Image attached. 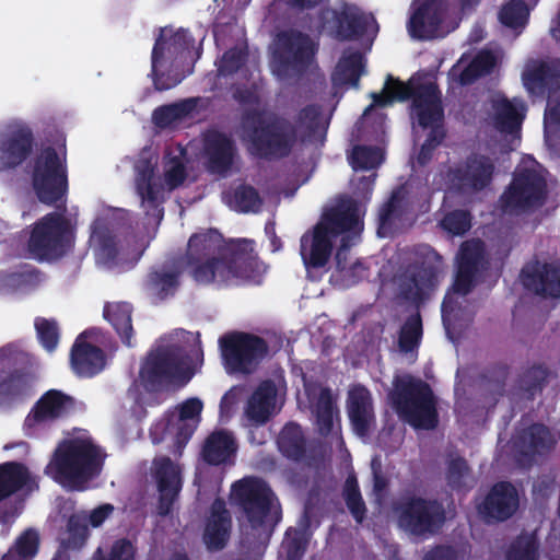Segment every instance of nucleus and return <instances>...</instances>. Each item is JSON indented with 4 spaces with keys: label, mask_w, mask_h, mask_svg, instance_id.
Listing matches in <instances>:
<instances>
[{
    "label": "nucleus",
    "mask_w": 560,
    "mask_h": 560,
    "mask_svg": "<svg viewBox=\"0 0 560 560\" xmlns=\"http://www.w3.org/2000/svg\"><path fill=\"white\" fill-rule=\"evenodd\" d=\"M412 98L410 115L422 128H430V135L422 144L417 161L420 165H425L432 155V151L442 142L444 131L441 127L443 120V107L441 95L435 83L431 81H421L420 78L412 77L407 83H404L392 75H388L385 86L381 93H373V104L368 107L363 116L373 108L374 105L385 106L394 100L405 101Z\"/></svg>",
    "instance_id": "1"
},
{
    "label": "nucleus",
    "mask_w": 560,
    "mask_h": 560,
    "mask_svg": "<svg viewBox=\"0 0 560 560\" xmlns=\"http://www.w3.org/2000/svg\"><path fill=\"white\" fill-rule=\"evenodd\" d=\"M362 230L358 203L352 199H341L323 214L311 233L301 238V255L305 267L322 268L327 264L332 252L331 237L343 232L360 235Z\"/></svg>",
    "instance_id": "2"
},
{
    "label": "nucleus",
    "mask_w": 560,
    "mask_h": 560,
    "mask_svg": "<svg viewBox=\"0 0 560 560\" xmlns=\"http://www.w3.org/2000/svg\"><path fill=\"white\" fill-rule=\"evenodd\" d=\"M237 135L247 143L248 150L259 156H284L295 140L294 129L288 121L257 108L243 113Z\"/></svg>",
    "instance_id": "3"
},
{
    "label": "nucleus",
    "mask_w": 560,
    "mask_h": 560,
    "mask_svg": "<svg viewBox=\"0 0 560 560\" xmlns=\"http://www.w3.org/2000/svg\"><path fill=\"white\" fill-rule=\"evenodd\" d=\"M101 465L100 450L90 441L77 439L58 446L46 467V474L63 487L81 489L100 471Z\"/></svg>",
    "instance_id": "4"
},
{
    "label": "nucleus",
    "mask_w": 560,
    "mask_h": 560,
    "mask_svg": "<svg viewBox=\"0 0 560 560\" xmlns=\"http://www.w3.org/2000/svg\"><path fill=\"white\" fill-rule=\"evenodd\" d=\"M388 399L398 416L416 429L436 427V399L429 384L421 378L410 374L395 376Z\"/></svg>",
    "instance_id": "5"
},
{
    "label": "nucleus",
    "mask_w": 560,
    "mask_h": 560,
    "mask_svg": "<svg viewBox=\"0 0 560 560\" xmlns=\"http://www.w3.org/2000/svg\"><path fill=\"white\" fill-rule=\"evenodd\" d=\"M192 374L185 351L179 347L166 346L148 354L139 373V382L145 390L156 393L171 384H186Z\"/></svg>",
    "instance_id": "6"
},
{
    "label": "nucleus",
    "mask_w": 560,
    "mask_h": 560,
    "mask_svg": "<svg viewBox=\"0 0 560 560\" xmlns=\"http://www.w3.org/2000/svg\"><path fill=\"white\" fill-rule=\"evenodd\" d=\"M547 180L540 166L528 158L515 171L501 201L505 211L521 213L540 208L547 199Z\"/></svg>",
    "instance_id": "7"
},
{
    "label": "nucleus",
    "mask_w": 560,
    "mask_h": 560,
    "mask_svg": "<svg viewBox=\"0 0 560 560\" xmlns=\"http://www.w3.org/2000/svg\"><path fill=\"white\" fill-rule=\"evenodd\" d=\"M393 515L402 532L416 537L435 534L445 522L443 505L419 495H405L395 501Z\"/></svg>",
    "instance_id": "8"
},
{
    "label": "nucleus",
    "mask_w": 560,
    "mask_h": 560,
    "mask_svg": "<svg viewBox=\"0 0 560 560\" xmlns=\"http://www.w3.org/2000/svg\"><path fill=\"white\" fill-rule=\"evenodd\" d=\"M73 243V225L62 212L48 213L35 223L28 250L39 260H55L62 257Z\"/></svg>",
    "instance_id": "9"
},
{
    "label": "nucleus",
    "mask_w": 560,
    "mask_h": 560,
    "mask_svg": "<svg viewBox=\"0 0 560 560\" xmlns=\"http://www.w3.org/2000/svg\"><path fill=\"white\" fill-rule=\"evenodd\" d=\"M269 49L272 73L282 82L294 83L310 67L316 45L311 37H276Z\"/></svg>",
    "instance_id": "10"
},
{
    "label": "nucleus",
    "mask_w": 560,
    "mask_h": 560,
    "mask_svg": "<svg viewBox=\"0 0 560 560\" xmlns=\"http://www.w3.org/2000/svg\"><path fill=\"white\" fill-rule=\"evenodd\" d=\"M192 59L185 37H159L152 54V71L158 90H167L185 77V62Z\"/></svg>",
    "instance_id": "11"
},
{
    "label": "nucleus",
    "mask_w": 560,
    "mask_h": 560,
    "mask_svg": "<svg viewBox=\"0 0 560 560\" xmlns=\"http://www.w3.org/2000/svg\"><path fill=\"white\" fill-rule=\"evenodd\" d=\"M442 269V257L428 249L422 260L408 266L395 279L396 298L419 305L434 288L438 275Z\"/></svg>",
    "instance_id": "12"
},
{
    "label": "nucleus",
    "mask_w": 560,
    "mask_h": 560,
    "mask_svg": "<svg viewBox=\"0 0 560 560\" xmlns=\"http://www.w3.org/2000/svg\"><path fill=\"white\" fill-rule=\"evenodd\" d=\"M32 187L38 200L46 205L65 196L68 188L66 165L55 149L46 148L35 159Z\"/></svg>",
    "instance_id": "13"
},
{
    "label": "nucleus",
    "mask_w": 560,
    "mask_h": 560,
    "mask_svg": "<svg viewBox=\"0 0 560 560\" xmlns=\"http://www.w3.org/2000/svg\"><path fill=\"white\" fill-rule=\"evenodd\" d=\"M226 368L234 373H253L266 355V342L253 335L235 332L220 339Z\"/></svg>",
    "instance_id": "14"
},
{
    "label": "nucleus",
    "mask_w": 560,
    "mask_h": 560,
    "mask_svg": "<svg viewBox=\"0 0 560 560\" xmlns=\"http://www.w3.org/2000/svg\"><path fill=\"white\" fill-rule=\"evenodd\" d=\"M233 492L253 528L266 520L277 522V516L272 515L276 508L273 494L262 480L247 478L238 481L233 486Z\"/></svg>",
    "instance_id": "15"
},
{
    "label": "nucleus",
    "mask_w": 560,
    "mask_h": 560,
    "mask_svg": "<svg viewBox=\"0 0 560 560\" xmlns=\"http://www.w3.org/2000/svg\"><path fill=\"white\" fill-rule=\"evenodd\" d=\"M35 137L32 128L13 122L0 132V173L15 170L32 154Z\"/></svg>",
    "instance_id": "16"
},
{
    "label": "nucleus",
    "mask_w": 560,
    "mask_h": 560,
    "mask_svg": "<svg viewBox=\"0 0 560 560\" xmlns=\"http://www.w3.org/2000/svg\"><path fill=\"white\" fill-rule=\"evenodd\" d=\"M494 164L485 155H471L450 172L451 188L463 195H474L485 189L492 179Z\"/></svg>",
    "instance_id": "17"
},
{
    "label": "nucleus",
    "mask_w": 560,
    "mask_h": 560,
    "mask_svg": "<svg viewBox=\"0 0 560 560\" xmlns=\"http://www.w3.org/2000/svg\"><path fill=\"white\" fill-rule=\"evenodd\" d=\"M456 24L457 18L451 12L446 1L432 0L411 16L409 32L411 35L448 33L454 31Z\"/></svg>",
    "instance_id": "18"
},
{
    "label": "nucleus",
    "mask_w": 560,
    "mask_h": 560,
    "mask_svg": "<svg viewBox=\"0 0 560 560\" xmlns=\"http://www.w3.org/2000/svg\"><path fill=\"white\" fill-rule=\"evenodd\" d=\"M556 436L544 424H533L522 430L513 441V454L522 466L530 465L536 455L550 452L556 445Z\"/></svg>",
    "instance_id": "19"
},
{
    "label": "nucleus",
    "mask_w": 560,
    "mask_h": 560,
    "mask_svg": "<svg viewBox=\"0 0 560 560\" xmlns=\"http://www.w3.org/2000/svg\"><path fill=\"white\" fill-rule=\"evenodd\" d=\"M458 269L454 282L455 292L467 294L474 285L476 275L487 265L483 242L478 238L466 241L457 254Z\"/></svg>",
    "instance_id": "20"
},
{
    "label": "nucleus",
    "mask_w": 560,
    "mask_h": 560,
    "mask_svg": "<svg viewBox=\"0 0 560 560\" xmlns=\"http://www.w3.org/2000/svg\"><path fill=\"white\" fill-rule=\"evenodd\" d=\"M522 81L532 95L542 96L547 91H557L560 89V60H527L522 72Z\"/></svg>",
    "instance_id": "21"
},
{
    "label": "nucleus",
    "mask_w": 560,
    "mask_h": 560,
    "mask_svg": "<svg viewBox=\"0 0 560 560\" xmlns=\"http://www.w3.org/2000/svg\"><path fill=\"white\" fill-rule=\"evenodd\" d=\"M518 506L520 495L516 488L510 482L501 481L491 488L479 506V513L488 523L502 522L513 516Z\"/></svg>",
    "instance_id": "22"
},
{
    "label": "nucleus",
    "mask_w": 560,
    "mask_h": 560,
    "mask_svg": "<svg viewBox=\"0 0 560 560\" xmlns=\"http://www.w3.org/2000/svg\"><path fill=\"white\" fill-rule=\"evenodd\" d=\"M524 287L542 298L560 296V267L536 261L522 270Z\"/></svg>",
    "instance_id": "23"
},
{
    "label": "nucleus",
    "mask_w": 560,
    "mask_h": 560,
    "mask_svg": "<svg viewBox=\"0 0 560 560\" xmlns=\"http://www.w3.org/2000/svg\"><path fill=\"white\" fill-rule=\"evenodd\" d=\"M154 477L160 492L158 513L165 516L179 493L180 470L168 457H160L154 460Z\"/></svg>",
    "instance_id": "24"
},
{
    "label": "nucleus",
    "mask_w": 560,
    "mask_h": 560,
    "mask_svg": "<svg viewBox=\"0 0 560 560\" xmlns=\"http://www.w3.org/2000/svg\"><path fill=\"white\" fill-rule=\"evenodd\" d=\"M89 250L98 264L109 265L119 254V240L106 218H96L91 225Z\"/></svg>",
    "instance_id": "25"
},
{
    "label": "nucleus",
    "mask_w": 560,
    "mask_h": 560,
    "mask_svg": "<svg viewBox=\"0 0 560 560\" xmlns=\"http://www.w3.org/2000/svg\"><path fill=\"white\" fill-rule=\"evenodd\" d=\"M325 23L334 24L340 31H351L355 34H376L380 26L371 14H365L352 4L342 3L334 11L325 12Z\"/></svg>",
    "instance_id": "26"
},
{
    "label": "nucleus",
    "mask_w": 560,
    "mask_h": 560,
    "mask_svg": "<svg viewBox=\"0 0 560 560\" xmlns=\"http://www.w3.org/2000/svg\"><path fill=\"white\" fill-rule=\"evenodd\" d=\"M203 155L207 167L212 173H226L235 156L233 141L218 131H209L203 137Z\"/></svg>",
    "instance_id": "27"
},
{
    "label": "nucleus",
    "mask_w": 560,
    "mask_h": 560,
    "mask_svg": "<svg viewBox=\"0 0 560 560\" xmlns=\"http://www.w3.org/2000/svg\"><path fill=\"white\" fill-rule=\"evenodd\" d=\"M220 261L223 264V269L220 270L222 280L231 276L250 277L257 266L252 247L246 241L225 244L224 255Z\"/></svg>",
    "instance_id": "28"
},
{
    "label": "nucleus",
    "mask_w": 560,
    "mask_h": 560,
    "mask_svg": "<svg viewBox=\"0 0 560 560\" xmlns=\"http://www.w3.org/2000/svg\"><path fill=\"white\" fill-rule=\"evenodd\" d=\"M231 516L221 499H217L210 510L207 520L203 541L211 551H218L225 547L231 534Z\"/></svg>",
    "instance_id": "29"
},
{
    "label": "nucleus",
    "mask_w": 560,
    "mask_h": 560,
    "mask_svg": "<svg viewBox=\"0 0 560 560\" xmlns=\"http://www.w3.org/2000/svg\"><path fill=\"white\" fill-rule=\"evenodd\" d=\"M466 294L455 292L454 288L443 302L442 316L446 334L451 340H455L469 326L471 313L464 306Z\"/></svg>",
    "instance_id": "30"
},
{
    "label": "nucleus",
    "mask_w": 560,
    "mask_h": 560,
    "mask_svg": "<svg viewBox=\"0 0 560 560\" xmlns=\"http://www.w3.org/2000/svg\"><path fill=\"white\" fill-rule=\"evenodd\" d=\"M305 389L316 417L318 431L326 435L332 430L334 417L337 415L335 398L329 388L319 384H308Z\"/></svg>",
    "instance_id": "31"
},
{
    "label": "nucleus",
    "mask_w": 560,
    "mask_h": 560,
    "mask_svg": "<svg viewBox=\"0 0 560 560\" xmlns=\"http://www.w3.org/2000/svg\"><path fill=\"white\" fill-rule=\"evenodd\" d=\"M348 413L357 434L364 436L374 420L373 406L369 390L354 386L348 394Z\"/></svg>",
    "instance_id": "32"
},
{
    "label": "nucleus",
    "mask_w": 560,
    "mask_h": 560,
    "mask_svg": "<svg viewBox=\"0 0 560 560\" xmlns=\"http://www.w3.org/2000/svg\"><path fill=\"white\" fill-rule=\"evenodd\" d=\"M225 244L217 230L194 234L188 242V262L220 260L223 258Z\"/></svg>",
    "instance_id": "33"
},
{
    "label": "nucleus",
    "mask_w": 560,
    "mask_h": 560,
    "mask_svg": "<svg viewBox=\"0 0 560 560\" xmlns=\"http://www.w3.org/2000/svg\"><path fill=\"white\" fill-rule=\"evenodd\" d=\"M158 163V156L149 150H144L136 164L137 189L143 201L150 203L153 208L162 199V190L152 180L154 168Z\"/></svg>",
    "instance_id": "34"
},
{
    "label": "nucleus",
    "mask_w": 560,
    "mask_h": 560,
    "mask_svg": "<svg viewBox=\"0 0 560 560\" xmlns=\"http://www.w3.org/2000/svg\"><path fill=\"white\" fill-rule=\"evenodd\" d=\"M71 404V397L58 390H49L40 398L33 411L26 417L25 424L28 428H33L38 423L54 420Z\"/></svg>",
    "instance_id": "35"
},
{
    "label": "nucleus",
    "mask_w": 560,
    "mask_h": 560,
    "mask_svg": "<svg viewBox=\"0 0 560 560\" xmlns=\"http://www.w3.org/2000/svg\"><path fill=\"white\" fill-rule=\"evenodd\" d=\"M203 404L199 398H189L177 405L172 415L177 427L176 443L185 444L200 421Z\"/></svg>",
    "instance_id": "36"
},
{
    "label": "nucleus",
    "mask_w": 560,
    "mask_h": 560,
    "mask_svg": "<svg viewBox=\"0 0 560 560\" xmlns=\"http://www.w3.org/2000/svg\"><path fill=\"white\" fill-rule=\"evenodd\" d=\"M277 389L269 382H262L247 401L246 416L256 424L265 423L276 407Z\"/></svg>",
    "instance_id": "37"
},
{
    "label": "nucleus",
    "mask_w": 560,
    "mask_h": 560,
    "mask_svg": "<svg viewBox=\"0 0 560 560\" xmlns=\"http://www.w3.org/2000/svg\"><path fill=\"white\" fill-rule=\"evenodd\" d=\"M201 102L200 97H190L160 106L152 113V122L161 129L177 125L192 117Z\"/></svg>",
    "instance_id": "38"
},
{
    "label": "nucleus",
    "mask_w": 560,
    "mask_h": 560,
    "mask_svg": "<svg viewBox=\"0 0 560 560\" xmlns=\"http://www.w3.org/2000/svg\"><path fill=\"white\" fill-rule=\"evenodd\" d=\"M27 492L37 488L27 468L20 463H7L0 466V500L11 495L19 489Z\"/></svg>",
    "instance_id": "39"
},
{
    "label": "nucleus",
    "mask_w": 560,
    "mask_h": 560,
    "mask_svg": "<svg viewBox=\"0 0 560 560\" xmlns=\"http://www.w3.org/2000/svg\"><path fill=\"white\" fill-rule=\"evenodd\" d=\"M71 362L77 373L91 376L105 366V357L100 348L77 342L72 349Z\"/></svg>",
    "instance_id": "40"
},
{
    "label": "nucleus",
    "mask_w": 560,
    "mask_h": 560,
    "mask_svg": "<svg viewBox=\"0 0 560 560\" xmlns=\"http://www.w3.org/2000/svg\"><path fill=\"white\" fill-rule=\"evenodd\" d=\"M236 451L234 439L224 431H215L205 442L202 456L211 465L228 462Z\"/></svg>",
    "instance_id": "41"
},
{
    "label": "nucleus",
    "mask_w": 560,
    "mask_h": 560,
    "mask_svg": "<svg viewBox=\"0 0 560 560\" xmlns=\"http://www.w3.org/2000/svg\"><path fill=\"white\" fill-rule=\"evenodd\" d=\"M363 70L364 65L362 54L359 51L348 50L336 66L335 72L332 73V82L335 85L340 86H357Z\"/></svg>",
    "instance_id": "42"
},
{
    "label": "nucleus",
    "mask_w": 560,
    "mask_h": 560,
    "mask_svg": "<svg viewBox=\"0 0 560 560\" xmlns=\"http://www.w3.org/2000/svg\"><path fill=\"white\" fill-rule=\"evenodd\" d=\"M492 107L495 128L502 133H516L523 117L514 105L506 98L497 96L492 100Z\"/></svg>",
    "instance_id": "43"
},
{
    "label": "nucleus",
    "mask_w": 560,
    "mask_h": 560,
    "mask_svg": "<svg viewBox=\"0 0 560 560\" xmlns=\"http://www.w3.org/2000/svg\"><path fill=\"white\" fill-rule=\"evenodd\" d=\"M279 450L289 458L300 459L306 450V441L301 428L294 423L287 424L278 436Z\"/></svg>",
    "instance_id": "44"
},
{
    "label": "nucleus",
    "mask_w": 560,
    "mask_h": 560,
    "mask_svg": "<svg viewBox=\"0 0 560 560\" xmlns=\"http://www.w3.org/2000/svg\"><path fill=\"white\" fill-rule=\"evenodd\" d=\"M325 127L326 121L322 117L319 109L311 105L300 112L294 135H300L303 139L311 137L320 139Z\"/></svg>",
    "instance_id": "45"
},
{
    "label": "nucleus",
    "mask_w": 560,
    "mask_h": 560,
    "mask_svg": "<svg viewBox=\"0 0 560 560\" xmlns=\"http://www.w3.org/2000/svg\"><path fill=\"white\" fill-rule=\"evenodd\" d=\"M32 375L23 370H14L0 381V406L23 395L31 385Z\"/></svg>",
    "instance_id": "46"
},
{
    "label": "nucleus",
    "mask_w": 560,
    "mask_h": 560,
    "mask_svg": "<svg viewBox=\"0 0 560 560\" xmlns=\"http://www.w3.org/2000/svg\"><path fill=\"white\" fill-rule=\"evenodd\" d=\"M538 0H512L505 4L499 15L502 24L513 30L523 27L528 20L529 5H535Z\"/></svg>",
    "instance_id": "47"
},
{
    "label": "nucleus",
    "mask_w": 560,
    "mask_h": 560,
    "mask_svg": "<svg viewBox=\"0 0 560 560\" xmlns=\"http://www.w3.org/2000/svg\"><path fill=\"white\" fill-rule=\"evenodd\" d=\"M184 269V262L178 260L171 269L154 271L150 276V283L160 299L173 293L178 285V276Z\"/></svg>",
    "instance_id": "48"
},
{
    "label": "nucleus",
    "mask_w": 560,
    "mask_h": 560,
    "mask_svg": "<svg viewBox=\"0 0 560 560\" xmlns=\"http://www.w3.org/2000/svg\"><path fill=\"white\" fill-rule=\"evenodd\" d=\"M497 63V58L490 51L479 52L471 62L462 71L459 82L463 85L471 84L478 78L491 72Z\"/></svg>",
    "instance_id": "49"
},
{
    "label": "nucleus",
    "mask_w": 560,
    "mask_h": 560,
    "mask_svg": "<svg viewBox=\"0 0 560 560\" xmlns=\"http://www.w3.org/2000/svg\"><path fill=\"white\" fill-rule=\"evenodd\" d=\"M422 335V323L420 314L417 312L408 317L402 325L398 337V349L407 353L412 351L419 343Z\"/></svg>",
    "instance_id": "50"
},
{
    "label": "nucleus",
    "mask_w": 560,
    "mask_h": 560,
    "mask_svg": "<svg viewBox=\"0 0 560 560\" xmlns=\"http://www.w3.org/2000/svg\"><path fill=\"white\" fill-rule=\"evenodd\" d=\"M505 558L506 560H539L538 545L534 535H520L510 545Z\"/></svg>",
    "instance_id": "51"
},
{
    "label": "nucleus",
    "mask_w": 560,
    "mask_h": 560,
    "mask_svg": "<svg viewBox=\"0 0 560 560\" xmlns=\"http://www.w3.org/2000/svg\"><path fill=\"white\" fill-rule=\"evenodd\" d=\"M547 372L540 366H533L525 371L518 378L517 387L523 398L530 399L541 390Z\"/></svg>",
    "instance_id": "52"
},
{
    "label": "nucleus",
    "mask_w": 560,
    "mask_h": 560,
    "mask_svg": "<svg viewBox=\"0 0 560 560\" xmlns=\"http://www.w3.org/2000/svg\"><path fill=\"white\" fill-rule=\"evenodd\" d=\"M341 234L343 235L341 238V245L336 253L337 269L343 273V277L354 279L358 276V272L362 270V265L359 260L348 264V249L350 247V241L359 235H353L350 232H343Z\"/></svg>",
    "instance_id": "53"
},
{
    "label": "nucleus",
    "mask_w": 560,
    "mask_h": 560,
    "mask_svg": "<svg viewBox=\"0 0 560 560\" xmlns=\"http://www.w3.org/2000/svg\"><path fill=\"white\" fill-rule=\"evenodd\" d=\"M104 316L114 325L119 334L124 335L126 339L130 338L132 326L130 310L127 305L119 303L108 304L105 308Z\"/></svg>",
    "instance_id": "54"
},
{
    "label": "nucleus",
    "mask_w": 560,
    "mask_h": 560,
    "mask_svg": "<svg viewBox=\"0 0 560 560\" xmlns=\"http://www.w3.org/2000/svg\"><path fill=\"white\" fill-rule=\"evenodd\" d=\"M343 495L348 509L357 522L361 523L365 515V505L362 501L354 476H349L345 482Z\"/></svg>",
    "instance_id": "55"
},
{
    "label": "nucleus",
    "mask_w": 560,
    "mask_h": 560,
    "mask_svg": "<svg viewBox=\"0 0 560 560\" xmlns=\"http://www.w3.org/2000/svg\"><path fill=\"white\" fill-rule=\"evenodd\" d=\"M405 195L406 191L404 187L397 188L393 191L388 202L382 208L380 212L378 235L384 236L386 234V226L390 224L395 217L399 215Z\"/></svg>",
    "instance_id": "56"
},
{
    "label": "nucleus",
    "mask_w": 560,
    "mask_h": 560,
    "mask_svg": "<svg viewBox=\"0 0 560 560\" xmlns=\"http://www.w3.org/2000/svg\"><path fill=\"white\" fill-rule=\"evenodd\" d=\"M230 203L237 211L255 212L260 208L261 199L256 189L244 185L235 189L233 201Z\"/></svg>",
    "instance_id": "57"
},
{
    "label": "nucleus",
    "mask_w": 560,
    "mask_h": 560,
    "mask_svg": "<svg viewBox=\"0 0 560 560\" xmlns=\"http://www.w3.org/2000/svg\"><path fill=\"white\" fill-rule=\"evenodd\" d=\"M186 168L180 155L172 156L171 153L164 161V179L168 190H173L184 183Z\"/></svg>",
    "instance_id": "58"
},
{
    "label": "nucleus",
    "mask_w": 560,
    "mask_h": 560,
    "mask_svg": "<svg viewBox=\"0 0 560 560\" xmlns=\"http://www.w3.org/2000/svg\"><path fill=\"white\" fill-rule=\"evenodd\" d=\"M39 282V273L36 270L18 271L0 276V288L18 290L26 285H35Z\"/></svg>",
    "instance_id": "59"
},
{
    "label": "nucleus",
    "mask_w": 560,
    "mask_h": 560,
    "mask_svg": "<svg viewBox=\"0 0 560 560\" xmlns=\"http://www.w3.org/2000/svg\"><path fill=\"white\" fill-rule=\"evenodd\" d=\"M383 160V153L378 148L355 147L352 152V165L354 168H374Z\"/></svg>",
    "instance_id": "60"
},
{
    "label": "nucleus",
    "mask_w": 560,
    "mask_h": 560,
    "mask_svg": "<svg viewBox=\"0 0 560 560\" xmlns=\"http://www.w3.org/2000/svg\"><path fill=\"white\" fill-rule=\"evenodd\" d=\"M245 58L246 43L243 42L241 46H236L223 55L218 70L219 75H230L234 73L244 65Z\"/></svg>",
    "instance_id": "61"
},
{
    "label": "nucleus",
    "mask_w": 560,
    "mask_h": 560,
    "mask_svg": "<svg viewBox=\"0 0 560 560\" xmlns=\"http://www.w3.org/2000/svg\"><path fill=\"white\" fill-rule=\"evenodd\" d=\"M27 363V355L12 346L0 349V374L11 373L14 370H23Z\"/></svg>",
    "instance_id": "62"
},
{
    "label": "nucleus",
    "mask_w": 560,
    "mask_h": 560,
    "mask_svg": "<svg viewBox=\"0 0 560 560\" xmlns=\"http://www.w3.org/2000/svg\"><path fill=\"white\" fill-rule=\"evenodd\" d=\"M69 538L66 541L68 548H79L83 545L86 535V515L74 514L68 521Z\"/></svg>",
    "instance_id": "63"
},
{
    "label": "nucleus",
    "mask_w": 560,
    "mask_h": 560,
    "mask_svg": "<svg viewBox=\"0 0 560 560\" xmlns=\"http://www.w3.org/2000/svg\"><path fill=\"white\" fill-rule=\"evenodd\" d=\"M441 225L452 235H462L470 229V215L467 211L455 210L444 217Z\"/></svg>",
    "instance_id": "64"
}]
</instances>
